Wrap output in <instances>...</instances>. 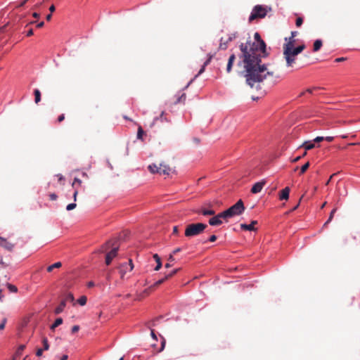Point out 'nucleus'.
Returning <instances> with one entry per match:
<instances>
[{"label": "nucleus", "instance_id": "39", "mask_svg": "<svg viewBox=\"0 0 360 360\" xmlns=\"http://www.w3.org/2000/svg\"><path fill=\"white\" fill-rule=\"evenodd\" d=\"M165 343H166L165 339L162 337L161 347L159 349L158 352H161L162 351H163V349H165Z\"/></svg>", "mask_w": 360, "mask_h": 360}, {"label": "nucleus", "instance_id": "49", "mask_svg": "<svg viewBox=\"0 0 360 360\" xmlns=\"http://www.w3.org/2000/svg\"><path fill=\"white\" fill-rule=\"evenodd\" d=\"M150 335L153 340H158L157 335H155V331L153 329L150 330Z\"/></svg>", "mask_w": 360, "mask_h": 360}, {"label": "nucleus", "instance_id": "23", "mask_svg": "<svg viewBox=\"0 0 360 360\" xmlns=\"http://www.w3.org/2000/svg\"><path fill=\"white\" fill-rule=\"evenodd\" d=\"M205 67L202 65L200 70L198 71V74L195 75V77L190 80V82L187 84V85L185 86V89L188 88V86L202 73L205 72Z\"/></svg>", "mask_w": 360, "mask_h": 360}, {"label": "nucleus", "instance_id": "64", "mask_svg": "<svg viewBox=\"0 0 360 360\" xmlns=\"http://www.w3.org/2000/svg\"><path fill=\"white\" fill-rule=\"evenodd\" d=\"M193 142H194V143H195L196 144L200 143V139H199L198 138H196V137H194V138L193 139Z\"/></svg>", "mask_w": 360, "mask_h": 360}, {"label": "nucleus", "instance_id": "14", "mask_svg": "<svg viewBox=\"0 0 360 360\" xmlns=\"http://www.w3.org/2000/svg\"><path fill=\"white\" fill-rule=\"evenodd\" d=\"M221 224H222V220L219 219L217 214L209 219V224L210 226H219Z\"/></svg>", "mask_w": 360, "mask_h": 360}, {"label": "nucleus", "instance_id": "35", "mask_svg": "<svg viewBox=\"0 0 360 360\" xmlns=\"http://www.w3.org/2000/svg\"><path fill=\"white\" fill-rule=\"evenodd\" d=\"M168 279V276H165L162 278L159 279L158 281H155L153 284V286H158L160 284H162L165 281Z\"/></svg>", "mask_w": 360, "mask_h": 360}, {"label": "nucleus", "instance_id": "41", "mask_svg": "<svg viewBox=\"0 0 360 360\" xmlns=\"http://www.w3.org/2000/svg\"><path fill=\"white\" fill-rule=\"evenodd\" d=\"M207 56H208L207 59L203 63L204 67H206L210 63V61L212 58V55H211L210 53H209Z\"/></svg>", "mask_w": 360, "mask_h": 360}, {"label": "nucleus", "instance_id": "43", "mask_svg": "<svg viewBox=\"0 0 360 360\" xmlns=\"http://www.w3.org/2000/svg\"><path fill=\"white\" fill-rule=\"evenodd\" d=\"M302 23L303 19L302 18L299 17L296 19L295 24L297 27H300L302 25Z\"/></svg>", "mask_w": 360, "mask_h": 360}, {"label": "nucleus", "instance_id": "51", "mask_svg": "<svg viewBox=\"0 0 360 360\" xmlns=\"http://www.w3.org/2000/svg\"><path fill=\"white\" fill-rule=\"evenodd\" d=\"M29 0H23L21 2L19 3V4L16 6L18 8H20V7H22L25 5V4Z\"/></svg>", "mask_w": 360, "mask_h": 360}, {"label": "nucleus", "instance_id": "63", "mask_svg": "<svg viewBox=\"0 0 360 360\" xmlns=\"http://www.w3.org/2000/svg\"><path fill=\"white\" fill-rule=\"evenodd\" d=\"M56 10V7L54 5H51L50 7H49V11L51 13L54 12Z\"/></svg>", "mask_w": 360, "mask_h": 360}, {"label": "nucleus", "instance_id": "59", "mask_svg": "<svg viewBox=\"0 0 360 360\" xmlns=\"http://www.w3.org/2000/svg\"><path fill=\"white\" fill-rule=\"evenodd\" d=\"M181 250V249L180 248H177L172 251V254H173V255L176 254L177 252H179Z\"/></svg>", "mask_w": 360, "mask_h": 360}, {"label": "nucleus", "instance_id": "20", "mask_svg": "<svg viewBox=\"0 0 360 360\" xmlns=\"http://www.w3.org/2000/svg\"><path fill=\"white\" fill-rule=\"evenodd\" d=\"M302 147L304 148L305 150H309L314 148L315 147V144L313 141H308L303 143Z\"/></svg>", "mask_w": 360, "mask_h": 360}, {"label": "nucleus", "instance_id": "4", "mask_svg": "<svg viewBox=\"0 0 360 360\" xmlns=\"http://www.w3.org/2000/svg\"><path fill=\"white\" fill-rule=\"evenodd\" d=\"M117 240H115L113 242L109 240L104 245L105 248H108L110 245L112 246V249L108 252L105 256V264L107 265H109L111 263L112 259L115 258L117 255L119 246L117 245Z\"/></svg>", "mask_w": 360, "mask_h": 360}, {"label": "nucleus", "instance_id": "60", "mask_svg": "<svg viewBox=\"0 0 360 360\" xmlns=\"http://www.w3.org/2000/svg\"><path fill=\"white\" fill-rule=\"evenodd\" d=\"M95 285L93 281H89L87 283V287L88 288H92Z\"/></svg>", "mask_w": 360, "mask_h": 360}, {"label": "nucleus", "instance_id": "30", "mask_svg": "<svg viewBox=\"0 0 360 360\" xmlns=\"http://www.w3.org/2000/svg\"><path fill=\"white\" fill-rule=\"evenodd\" d=\"M159 120H161V122L167 120V119L164 117V112H162L160 116L154 117L153 123L155 124Z\"/></svg>", "mask_w": 360, "mask_h": 360}, {"label": "nucleus", "instance_id": "58", "mask_svg": "<svg viewBox=\"0 0 360 360\" xmlns=\"http://www.w3.org/2000/svg\"><path fill=\"white\" fill-rule=\"evenodd\" d=\"M56 176L58 177L59 181H63L65 179L64 176L60 174H58Z\"/></svg>", "mask_w": 360, "mask_h": 360}, {"label": "nucleus", "instance_id": "1", "mask_svg": "<svg viewBox=\"0 0 360 360\" xmlns=\"http://www.w3.org/2000/svg\"><path fill=\"white\" fill-rule=\"evenodd\" d=\"M239 49L240 60L237 65L243 66L241 75L245 78L248 86L252 88L255 84H259L266 79L267 76L274 75L273 72L268 70L269 64L262 63V58L269 57L270 53L259 32L254 34L253 41L249 37L245 43H241Z\"/></svg>", "mask_w": 360, "mask_h": 360}, {"label": "nucleus", "instance_id": "12", "mask_svg": "<svg viewBox=\"0 0 360 360\" xmlns=\"http://www.w3.org/2000/svg\"><path fill=\"white\" fill-rule=\"evenodd\" d=\"M290 188L285 187L283 189H282L279 194V199L281 200H287L289 198V194H290Z\"/></svg>", "mask_w": 360, "mask_h": 360}, {"label": "nucleus", "instance_id": "22", "mask_svg": "<svg viewBox=\"0 0 360 360\" xmlns=\"http://www.w3.org/2000/svg\"><path fill=\"white\" fill-rule=\"evenodd\" d=\"M63 319L59 317V318H57L54 323L51 326L50 328L51 330H54L56 329V328H57L58 326H59L60 325H61L63 323Z\"/></svg>", "mask_w": 360, "mask_h": 360}, {"label": "nucleus", "instance_id": "62", "mask_svg": "<svg viewBox=\"0 0 360 360\" xmlns=\"http://www.w3.org/2000/svg\"><path fill=\"white\" fill-rule=\"evenodd\" d=\"M77 193H78L77 190H75L73 192V198H74L75 201H76V200H77Z\"/></svg>", "mask_w": 360, "mask_h": 360}, {"label": "nucleus", "instance_id": "61", "mask_svg": "<svg viewBox=\"0 0 360 360\" xmlns=\"http://www.w3.org/2000/svg\"><path fill=\"white\" fill-rule=\"evenodd\" d=\"M178 233V226H174L173 227V234H177Z\"/></svg>", "mask_w": 360, "mask_h": 360}, {"label": "nucleus", "instance_id": "32", "mask_svg": "<svg viewBox=\"0 0 360 360\" xmlns=\"http://www.w3.org/2000/svg\"><path fill=\"white\" fill-rule=\"evenodd\" d=\"M309 165L310 164L309 162H306L304 165H302L300 168V174H304L309 168Z\"/></svg>", "mask_w": 360, "mask_h": 360}, {"label": "nucleus", "instance_id": "24", "mask_svg": "<svg viewBox=\"0 0 360 360\" xmlns=\"http://www.w3.org/2000/svg\"><path fill=\"white\" fill-rule=\"evenodd\" d=\"M217 216L219 217V219H224V220H227L228 219L231 218L227 210L219 213Z\"/></svg>", "mask_w": 360, "mask_h": 360}, {"label": "nucleus", "instance_id": "25", "mask_svg": "<svg viewBox=\"0 0 360 360\" xmlns=\"http://www.w3.org/2000/svg\"><path fill=\"white\" fill-rule=\"evenodd\" d=\"M201 213L204 216L214 215L215 214V211L213 209H205V208H204V209H202Z\"/></svg>", "mask_w": 360, "mask_h": 360}, {"label": "nucleus", "instance_id": "48", "mask_svg": "<svg viewBox=\"0 0 360 360\" xmlns=\"http://www.w3.org/2000/svg\"><path fill=\"white\" fill-rule=\"evenodd\" d=\"M323 140H324L323 136H317V137H316L314 139L313 142H318L319 143V142H321V141H322Z\"/></svg>", "mask_w": 360, "mask_h": 360}, {"label": "nucleus", "instance_id": "26", "mask_svg": "<svg viewBox=\"0 0 360 360\" xmlns=\"http://www.w3.org/2000/svg\"><path fill=\"white\" fill-rule=\"evenodd\" d=\"M34 101L36 103H38L41 101V92L38 89L34 90Z\"/></svg>", "mask_w": 360, "mask_h": 360}, {"label": "nucleus", "instance_id": "37", "mask_svg": "<svg viewBox=\"0 0 360 360\" xmlns=\"http://www.w3.org/2000/svg\"><path fill=\"white\" fill-rule=\"evenodd\" d=\"M222 39H223V38H221V40H220L221 43L219 44V49L225 50L228 47L229 42H227V41H226L225 42H222Z\"/></svg>", "mask_w": 360, "mask_h": 360}, {"label": "nucleus", "instance_id": "2", "mask_svg": "<svg viewBox=\"0 0 360 360\" xmlns=\"http://www.w3.org/2000/svg\"><path fill=\"white\" fill-rule=\"evenodd\" d=\"M207 225L203 223H191L186 226L185 229V236L193 238L199 236L204 232Z\"/></svg>", "mask_w": 360, "mask_h": 360}, {"label": "nucleus", "instance_id": "28", "mask_svg": "<svg viewBox=\"0 0 360 360\" xmlns=\"http://www.w3.org/2000/svg\"><path fill=\"white\" fill-rule=\"evenodd\" d=\"M6 285L11 292L15 293L18 292V288L15 285L9 283H7Z\"/></svg>", "mask_w": 360, "mask_h": 360}, {"label": "nucleus", "instance_id": "46", "mask_svg": "<svg viewBox=\"0 0 360 360\" xmlns=\"http://www.w3.org/2000/svg\"><path fill=\"white\" fill-rule=\"evenodd\" d=\"M112 270L108 271L106 273V279L110 281L112 279Z\"/></svg>", "mask_w": 360, "mask_h": 360}, {"label": "nucleus", "instance_id": "6", "mask_svg": "<svg viewBox=\"0 0 360 360\" xmlns=\"http://www.w3.org/2000/svg\"><path fill=\"white\" fill-rule=\"evenodd\" d=\"M294 43L295 40H291L289 41L288 43L285 44L283 46V55L286 60V64L288 67L291 66L295 60V58H290V53L294 48Z\"/></svg>", "mask_w": 360, "mask_h": 360}, {"label": "nucleus", "instance_id": "45", "mask_svg": "<svg viewBox=\"0 0 360 360\" xmlns=\"http://www.w3.org/2000/svg\"><path fill=\"white\" fill-rule=\"evenodd\" d=\"M186 99V94H182L177 99V101H176V103H180L181 102V101H184Z\"/></svg>", "mask_w": 360, "mask_h": 360}, {"label": "nucleus", "instance_id": "7", "mask_svg": "<svg viewBox=\"0 0 360 360\" xmlns=\"http://www.w3.org/2000/svg\"><path fill=\"white\" fill-rule=\"evenodd\" d=\"M134 266H129L127 265V262L121 264L118 266L119 274H120L121 278H124V275L128 272L132 271Z\"/></svg>", "mask_w": 360, "mask_h": 360}, {"label": "nucleus", "instance_id": "57", "mask_svg": "<svg viewBox=\"0 0 360 360\" xmlns=\"http://www.w3.org/2000/svg\"><path fill=\"white\" fill-rule=\"evenodd\" d=\"M65 119V115L64 114H61L60 115L58 116V121L59 122H62L63 120Z\"/></svg>", "mask_w": 360, "mask_h": 360}, {"label": "nucleus", "instance_id": "36", "mask_svg": "<svg viewBox=\"0 0 360 360\" xmlns=\"http://www.w3.org/2000/svg\"><path fill=\"white\" fill-rule=\"evenodd\" d=\"M25 345H20L18 347V349H17V351H16V352H15V355H16V356H19V355H20V354H21V353H22V352L24 350V349H25Z\"/></svg>", "mask_w": 360, "mask_h": 360}, {"label": "nucleus", "instance_id": "19", "mask_svg": "<svg viewBox=\"0 0 360 360\" xmlns=\"http://www.w3.org/2000/svg\"><path fill=\"white\" fill-rule=\"evenodd\" d=\"M63 296L64 298L62 300H65V304H67L68 302H72L75 300L73 294L71 292H66L63 295Z\"/></svg>", "mask_w": 360, "mask_h": 360}, {"label": "nucleus", "instance_id": "40", "mask_svg": "<svg viewBox=\"0 0 360 360\" xmlns=\"http://www.w3.org/2000/svg\"><path fill=\"white\" fill-rule=\"evenodd\" d=\"M236 34H237L236 32L229 34L228 39H226L227 42L229 43L230 41H231L232 40L236 39Z\"/></svg>", "mask_w": 360, "mask_h": 360}, {"label": "nucleus", "instance_id": "5", "mask_svg": "<svg viewBox=\"0 0 360 360\" xmlns=\"http://www.w3.org/2000/svg\"><path fill=\"white\" fill-rule=\"evenodd\" d=\"M229 214L231 217V218L240 215L243 213L245 211V206L243 204V202L241 199L238 200L236 203H235L233 205L231 206L229 208L227 209Z\"/></svg>", "mask_w": 360, "mask_h": 360}, {"label": "nucleus", "instance_id": "52", "mask_svg": "<svg viewBox=\"0 0 360 360\" xmlns=\"http://www.w3.org/2000/svg\"><path fill=\"white\" fill-rule=\"evenodd\" d=\"M43 351L44 349H38L37 352H36V355L37 356H42V354H43Z\"/></svg>", "mask_w": 360, "mask_h": 360}, {"label": "nucleus", "instance_id": "50", "mask_svg": "<svg viewBox=\"0 0 360 360\" xmlns=\"http://www.w3.org/2000/svg\"><path fill=\"white\" fill-rule=\"evenodd\" d=\"M217 236L212 235L211 236H210V238H208L207 240L210 242H214L217 240Z\"/></svg>", "mask_w": 360, "mask_h": 360}, {"label": "nucleus", "instance_id": "54", "mask_svg": "<svg viewBox=\"0 0 360 360\" xmlns=\"http://www.w3.org/2000/svg\"><path fill=\"white\" fill-rule=\"evenodd\" d=\"M323 139H324V140H326L328 142H331L333 141L334 137L333 136H326V137L323 136Z\"/></svg>", "mask_w": 360, "mask_h": 360}, {"label": "nucleus", "instance_id": "18", "mask_svg": "<svg viewBox=\"0 0 360 360\" xmlns=\"http://www.w3.org/2000/svg\"><path fill=\"white\" fill-rule=\"evenodd\" d=\"M148 169L151 173L155 174V173H159L160 169H161V167H158L157 165L153 163V164L149 165L148 167Z\"/></svg>", "mask_w": 360, "mask_h": 360}, {"label": "nucleus", "instance_id": "16", "mask_svg": "<svg viewBox=\"0 0 360 360\" xmlns=\"http://www.w3.org/2000/svg\"><path fill=\"white\" fill-rule=\"evenodd\" d=\"M161 169H160L159 174H162L165 175H169L171 171V168L166 165L160 164Z\"/></svg>", "mask_w": 360, "mask_h": 360}, {"label": "nucleus", "instance_id": "9", "mask_svg": "<svg viewBox=\"0 0 360 360\" xmlns=\"http://www.w3.org/2000/svg\"><path fill=\"white\" fill-rule=\"evenodd\" d=\"M305 49V45H299L297 47H294L290 53V58H294V56L300 53Z\"/></svg>", "mask_w": 360, "mask_h": 360}, {"label": "nucleus", "instance_id": "10", "mask_svg": "<svg viewBox=\"0 0 360 360\" xmlns=\"http://www.w3.org/2000/svg\"><path fill=\"white\" fill-rule=\"evenodd\" d=\"M0 240L1 241V243H0V245H1L2 247H4L6 250H8V251H13L14 247H15V245L7 241L6 239L4 238H0Z\"/></svg>", "mask_w": 360, "mask_h": 360}, {"label": "nucleus", "instance_id": "47", "mask_svg": "<svg viewBox=\"0 0 360 360\" xmlns=\"http://www.w3.org/2000/svg\"><path fill=\"white\" fill-rule=\"evenodd\" d=\"M79 330V326L75 325L72 327L71 331L72 333L77 332Z\"/></svg>", "mask_w": 360, "mask_h": 360}, {"label": "nucleus", "instance_id": "15", "mask_svg": "<svg viewBox=\"0 0 360 360\" xmlns=\"http://www.w3.org/2000/svg\"><path fill=\"white\" fill-rule=\"evenodd\" d=\"M65 306H66L65 300H61L59 305L55 309L54 313L56 314H59L62 313L63 311Z\"/></svg>", "mask_w": 360, "mask_h": 360}, {"label": "nucleus", "instance_id": "55", "mask_svg": "<svg viewBox=\"0 0 360 360\" xmlns=\"http://www.w3.org/2000/svg\"><path fill=\"white\" fill-rule=\"evenodd\" d=\"M33 30L31 28L30 30H27V33H26V36L27 37H30L32 35H33Z\"/></svg>", "mask_w": 360, "mask_h": 360}, {"label": "nucleus", "instance_id": "44", "mask_svg": "<svg viewBox=\"0 0 360 360\" xmlns=\"http://www.w3.org/2000/svg\"><path fill=\"white\" fill-rule=\"evenodd\" d=\"M179 271L178 269H174L172 270L170 273L166 274L165 276H168V278L172 277V276H174L175 274H176V272Z\"/></svg>", "mask_w": 360, "mask_h": 360}, {"label": "nucleus", "instance_id": "3", "mask_svg": "<svg viewBox=\"0 0 360 360\" xmlns=\"http://www.w3.org/2000/svg\"><path fill=\"white\" fill-rule=\"evenodd\" d=\"M267 6L256 5L253 7L249 16V22H252L257 18H264L267 14Z\"/></svg>", "mask_w": 360, "mask_h": 360}, {"label": "nucleus", "instance_id": "31", "mask_svg": "<svg viewBox=\"0 0 360 360\" xmlns=\"http://www.w3.org/2000/svg\"><path fill=\"white\" fill-rule=\"evenodd\" d=\"M144 134H145V132H144L143 129H142V127H139L138 128V131H137V139L143 140V136Z\"/></svg>", "mask_w": 360, "mask_h": 360}, {"label": "nucleus", "instance_id": "17", "mask_svg": "<svg viewBox=\"0 0 360 360\" xmlns=\"http://www.w3.org/2000/svg\"><path fill=\"white\" fill-rule=\"evenodd\" d=\"M153 258H154V259L155 260V262L157 263V265L154 268V270L155 271H158L161 268V266H162L161 259H160V257H159V255L158 254H154L153 255Z\"/></svg>", "mask_w": 360, "mask_h": 360}, {"label": "nucleus", "instance_id": "11", "mask_svg": "<svg viewBox=\"0 0 360 360\" xmlns=\"http://www.w3.org/2000/svg\"><path fill=\"white\" fill-rule=\"evenodd\" d=\"M257 224V221L256 220H253L251 221V223L250 224H240V229L242 230H245V231H254L256 230V229L255 228V225Z\"/></svg>", "mask_w": 360, "mask_h": 360}, {"label": "nucleus", "instance_id": "21", "mask_svg": "<svg viewBox=\"0 0 360 360\" xmlns=\"http://www.w3.org/2000/svg\"><path fill=\"white\" fill-rule=\"evenodd\" d=\"M323 42L321 39L315 40L314 43L313 51L316 52L319 51L322 46Z\"/></svg>", "mask_w": 360, "mask_h": 360}, {"label": "nucleus", "instance_id": "33", "mask_svg": "<svg viewBox=\"0 0 360 360\" xmlns=\"http://www.w3.org/2000/svg\"><path fill=\"white\" fill-rule=\"evenodd\" d=\"M42 342H43V346H44L43 349L48 350L49 349V344L47 338H44L42 339Z\"/></svg>", "mask_w": 360, "mask_h": 360}, {"label": "nucleus", "instance_id": "42", "mask_svg": "<svg viewBox=\"0 0 360 360\" xmlns=\"http://www.w3.org/2000/svg\"><path fill=\"white\" fill-rule=\"evenodd\" d=\"M207 56H208L207 59L203 63L204 67H206L210 63V61L212 58V55H211L210 53H209Z\"/></svg>", "mask_w": 360, "mask_h": 360}, {"label": "nucleus", "instance_id": "27", "mask_svg": "<svg viewBox=\"0 0 360 360\" xmlns=\"http://www.w3.org/2000/svg\"><path fill=\"white\" fill-rule=\"evenodd\" d=\"M62 266V263L60 262H56L52 265H50L47 268V271L51 272L55 268H60Z\"/></svg>", "mask_w": 360, "mask_h": 360}, {"label": "nucleus", "instance_id": "29", "mask_svg": "<svg viewBox=\"0 0 360 360\" xmlns=\"http://www.w3.org/2000/svg\"><path fill=\"white\" fill-rule=\"evenodd\" d=\"M336 211H337V208H334L331 210L329 217H328V220L324 223L323 226H326L328 224H329L331 221V220L333 218L334 214L335 213Z\"/></svg>", "mask_w": 360, "mask_h": 360}, {"label": "nucleus", "instance_id": "13", "mask_svg": "<svg viewBox=\"0 0 360 360\" xmlns=\"http://www.w3.org/2000/svg\"><path fill=\"white\" fill-rule=\"evenodd\" d=\"M235 60H236V55H235V53H232L229 58L227 65H226V72L228 73L231 72Z\"/></svg>", "mask_w": 360, "mask_h": 360}, {"label": "nucleus", "instance_id": "34", "mask_svg": "<svg viewBox=\"0 0 360 360\" xmlns=\"http://www.w3.org/2000/svg\"><path fill=\"white\" fill-rule=\"evenodd\" d=\"M86 300L87 299L85 296H82L78 299L77 302L81 306H84L86 304Z\"/></svg>", "mask_w": 360, "mask_h": 360}, {"label": "nucleus", "instance_id": "8", "mask_svg": "<svg viewBox=\"0 0 360 360\" xmlns=\"http://www.w3.org/2000/svg\"><path fill=\"white\" fill-rule=\"evenodd\" d=\"M265 184L266 181L264 180L255 183L251 188V192L252 193H258L261 192Z\"/></svg>", "mask_w": 360, "mask_h": 360}, {"label": "nucleus", "instance_id": "38", "mask_svg": "<svg viewBox=\"0 0 360 360\" xmlns=\"http://www.w3.org/2000/svg\"><path fill=\"white\" fill-rule=\"evenodd\" d=\"M77 205L75 202H72V203H70L67 205L66 207V210L68 211H70V210H74L75 207H76Z\"/></svg>", "mask_w": 360, "mask_h": 360}, {"label": "nucleus", "instance_id": "53", "mask_svg": "<svg viewBox=\"0 0 360 360\" xmlns=\"http://www.w3.org/2000/svg\"><path fill=\"white\" fill-rule=\"evenodd\" d=\"M49 196L51 200H56L58 198V195L56 193H51Z\"/></svg>", "mask_w": 360, "mask_h": 360}, {"label": "nucleus", "instance_id": "56", "mask_svg": "<svg viewBox=\"0 0 360 360\" xmlns=\"http://www.w3.org/2000/svg\"><path fill=\"white\" fill-rule=\"evenodd\" d=\"M346 58H343V57H341V58H337L335 60V62L336 63H340V62H342V61H344L345 60Z\"/></svg>", "mask_w": 360, "mask_h": 360}]
</instances>
